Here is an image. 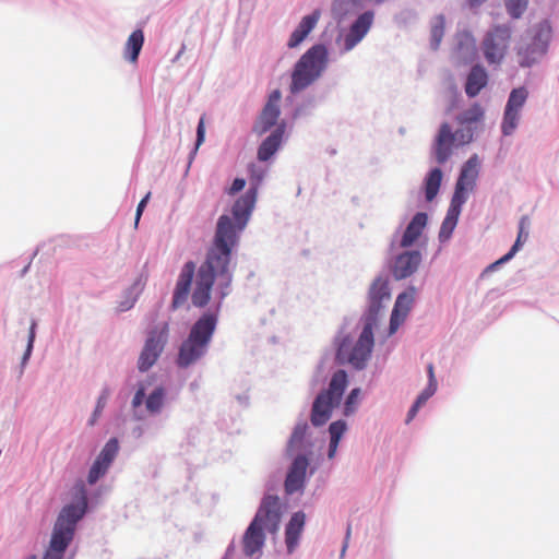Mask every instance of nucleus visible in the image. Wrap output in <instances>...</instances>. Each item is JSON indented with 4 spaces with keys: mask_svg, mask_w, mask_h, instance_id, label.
Masks as SVG:
<instances>
[{
    "mask_svg": "<svg viewBox=\"0 0 559 559\" xmlns=\"http://www.w3.org/2000/svg\"><path fill=\"white\" fill-rule=\"evenodd\" d=\"M281 521V502L277 496H265L261 506L245 532L242 547L246 556L251 557L260 551L264 545L263 527L276 533Z\"/></svg>",
    "mask_w": 559,
    "mask_h": 559,
    "instance_id": "obj_3",
    "label": "nucleus"
},
{
    "mask_svg": "<svg viewBox=\"0 0 559 559\" xmlns=\"http://www.w3.org/2000/svg\"><path fill=\"white\" fill-rule=\"evenodd\" d=\"M308 425L306 423L297 424L294 428V431L290 436L287 445V452L293 453L295 451H299L305 445V438L307 433Z\"/></svg>",
    "mask_w": 559,
    "mask_h": 559,
    "instance_id": "obj_31",
    "label": "nucleus"
},
{
    "mask_svg": "<svg viewBox=\"0 0 559 559\" xmlns=\"http://www.w3.org/2000/svg\"><path fill=\"white\" fill-rule=\"evenodd\" d=\"M200 266H202V264ZM195 269H197V266L193 261L186 262L183 264V266L181 267L179 276L176 282L174 293H173V300H171V306H170L173 310H176V309L182 307L187 302L190 293H191V301L194 307L204 308L210 302L213 286H211V288H210L209 300L205 305L197 306L193 301V295L197 289L198 275H199L201 267H199L197 272H195ZM215 282H217V290L219 293V297H221V299H224L226 296L223 297V295H222V289L219 287L218 277H216L213 283H215ZM212 285H214V284H212Z\"/></svg>",
    "mask_w": 559,
    "mask_h": 559,
    "instance_id": "obj_8",
    "label": "nucleus"
},
{
    "mask_svg": "<svg viewBox=\"0 0 559 559\" xmlns=\"http://www.w3.org/2000/svg\"><path fill=\"white\" fill-rule=\"evenodd\" d=\"M488 84V73L480 64H475L467 74L465 82V93L468 97L477 96Z\"/></svg>",
    "mask_w": 559,
    "mask_h": 559,
    "instance_id": "obj_21",
    "label": "nucleus"
},
{
    "mask_svg": "<svg viewBox=\"0 0 559 559\" xmlns=\"http://www.w3.org/2000/svg\"><path fill=\"white\" fill-rule=\"evenodd\" d=\"M390 299V290L388 282L382 278L373 281L369 289V316L370 319L376 320L377 314L383 307V301Z\"/></svg>",
    "mask_w": 559,
    "mask_h": 559,
    "instance_id": "obj_18",
    "label": "nucleus"
},
{
    "mask_svg": "<svg viewBox=\"0 0 559 559\" xmlns=\"http://www.w3.org/2000/svg\"><path fill=\"white\" fill-rule=\"evenodd\" d=\"M258 181H261V178H258ZM258 185L259 182L235 202L231 216L222 215L218 218L212 246L206 252V258L198 275L197 289L193 295L197 306L207 302L210 288L216 277L219 280L223 297L229 295L233 281L231 251L237 246L239 234L245 229L254 207Z\"/></svg>",
    "mask_w": 559,
    "mask_h": 559,
    "instance_id": "obj_1",
    "label": "nucleus"
},
{
    "mask_svg": "<svg viewBox=\"0 0 559 559\" xmlns=\"http://www.w3.org/2000/svg\"><path fill=\"white\" fill-rule=\"evenodd\" d=\"M320 19V11L316 10L309 15H306L300 21L297 28L293 32L287 46L289 48L297 47L304 39L309 35V33L316 27L318 21Z\"/></svg>",
    "mask_w": 559,
    "mask_h": 559,
    "instance_id": "obj_24",
    "label": "nucleus"
},
{
    "mask_svg": "<svg viewBox=\"0 0 559 559\" xmlns=\"http://www.w3.org/2000/svg\"><path fill=\"white\" fill-rule=\"evenodd\" d=\"M427 224V215L425 213H417L407 225L401 240V247L412 246L421 235Z\"/></svg>",
    "mask_w": 559,
    "mask_h": 559,
    "instance_id": "obj_27",
    "label": "nucleus"
},
{
    "mask_svg": "<svg viewBox=\"0 0 559 559\" xmlns=\"http://www.w3.org/2000/svg\"><path fill=\"white\" fill-rule=\"evenodd\" d=\"M358 395H359V389H354L347 396L346 406H345L346 414H348L349 412L353 411L352 405H354L357 402Z\"/></svg>",
    "mask_w": 559,
    "mask_h": 559,
    "instance_id": "obj_42",
    "label": "nucleus"
},
{
    "mask_svg": "<svg viewBox=\"0 0 559 559\" xmlns=\"http://www.w3.org/2000/svg\"><path fill=\"white\" fill-rule=\"evenodd\" d=\"M284 134V124L277 127L259 146L258 158L269 160L278 150Z\"/></svg>",
    "mask_w": 559,
    "mask_h": 559,
    "instance_id": "obj_26",
    "label": "nucleus"
},
{
    "mask_svg": "<svg viewBox=\"0 0 559 559\" xmlns=\"http://www.w3.org/2000/svg\"><path fill=\"white\" fill-rule=\"evenodd\" d=\"M35 326H36V323L33 322L32 325H31V330H29L28 345H27V349H26V353H25V357H27L31 354V350H32V347H33V342H34V338H35Z\"/></svg>",
    "mask_w": 559,
    "mask_h": 559,
    "instance_id": "obj_46",
    "label": "nucleus"
},
{
    "mask_svg": "<svg viewBox=\"0 0 559 559\" xmlns=\"http://www.w3.org/2000/svg\"><path fill=\"white\" fill-rule=\"evenodd\" d=\"M337 447H338V442L337 441H331L330 440V445H329V457L332 459L334 457L335 453H336V450H337Z\"/></svg>",
    "mask_w": 559,
    "mask_h": 559,
    "instance_id": "obj_47",
    "label": "nucleus"
},
{
    "mask_svg": "<svg viewBox=\"0 0 559 559\" xmlns=\"http://www.w3.org/2000/svg\"><path fill=\"white\" fill-rule=\"evenodd\" d=\"M414 302V290L402 293L397 296L391 319L389 334H394L400 325L405 321L412 305Z\"/></svg>",
    "mask_w": 559,
    "mask_h": 559,
    "instance_id": "obj_16",
    "label": "nucleus"
},
{
    "mask_svg": "<svg viewBox=\"0 0 559 559\" xmlns=\"http://www.w3.org/2000/svg\"><path fill=\"white\" fill-rule=\"evenodd\" d=\"M421 255L418 251H409L400 254L393 265V275L397 280L412 275L418 267Z\"/></svg>",
    "mask_w": 559,
    "mask_h": 559,
    "instance_id": "obj_19",
    "label": "nucleus"
},
{
    "mask_svg": "<svg viewBox=\"0 0 559 559\" xmlns=\"http://www.w3.org/2000/svg\"><path fill=\"white\" fill-rule=\"evenodd\" d=\"M454 145V134L448 123L441 126L436 142V158L438 163H444L452 154Z\"/></svg>",
    "mask_w": 559,
    "mask_h": 559,
    "instance_id": "obj_22",
    "label": "nucleus"
},
{
    "mask_svg": "<svg viewBox=\"0 0 559 559\" xmlns=\"http://www.w3.org/2000/svg\"><path fill=\"white\" fill-rule=\"evenodd\" d=\"M143 44H144V34H143L142 29L133 31L130 34V36L127 39V43L124 45V51H123L124 58L128 61L135 63L138 61V58L141 52V49L143 47Z\"/></svg>",
    "mask_w": 559,
    "mask_h": 559,
    "instance_id": "obj_29",
    "label": "nucleus"
},
{
    "mask_svg": "<svg viewBox=\"0 0 559 559\" xmlns=\"http://www.w3.org/2000/svg\"><path fill=\"white\" fill-rule=\"evenodd\" d=\"M144 396H145V390L143 386L139 388V390L136 391V393L134 394V397L132 400V406L133 407H139L143 400H144Z\"/></svg>",
    "mask_w": 559,
    "mask_h": 559,
    "instance_id": "obj_45",
    "label": "nucleus"
},
{
    "mask_svg": "<svg viewBox=\"0 0 559 559\" xmlns=\"http://www.w3.org/2000/svg\"><path fill=\"white\" fill-rule=\"evenodd\" d=\"M478 173L479 159L474 155L463 165L460 177L456 180V218L460 214L461 204H463L469 193L474 191Z\"/></svg>",
    "mask_w": 559,
    "mask_h": 559,
    "instance_id": "obj_13",
    "label": "nucleus"
},
{
    "mask_svg": "<svg viewBox=\"0 0 559 559\" xmlns=\"http://www.w3.org/2000/svg\"><path fill=\"white\" fill-rule=\"evenodd\" d=\"M527 97L528 91L523 86L511 91L501 123V131L504 135H511L516 129L521 117V110L525 105Z\"/></svg>",
    "mask_w": 559,
    "mask_h": 559,
    "instance_id": "obj_12",
    "label": "nucleus"
},
{
    "mask_svg": "<svg viewBox=\"0 0 559 559\" xmlns=\"http://www.w3.org/2000/svg\"><path fill=\"white\" fill-rule=\"evenodd\" d=\"M346 430V423L343 420H336L332 423L329 427V432L331 436V441H337L340 442L342 436L344 435Z\"/></svg>",
    "mask_w": 559,
    "mask_h": 559,
    "instance_id": "obj_40",
    "label": "nucleus"
},
{
    "mask_svg": "<svg viewBox=\"0 0 559 559\" xmlns=\"http://www.w3.org/2000/svg\"><path fill=\"white\" fill-rule=\"evenodd\" d=\"M108 396H109V391L107 389H105L97 400L96 407H95V409L92 414V417L88 421L90 426H94L95 423L97 421V419L99 418V416L102 415V413L107 404Z\"/></svg>",
    "mask_w": 559,
    "mask_h": 559,
    "instance_id": "obj_39",
    "label": "nucleus"
},
{
    "mask_svg": "<svg viewBox=\"0 0 559 559\" xmlns=\"http://www.w3.org/2000/svg\"><path fill=\"white\" fill-rule=\"evenodd\" d=\"M26 559H37V557L35 555H31Z\"/></svg>",
    "mask_w": 559,
    "mask_h": 559,
    "instance_id": "obj_51",
    "label": "nucleus"
},
{
    "mask_svg": "<svg viewBox=\"0 0 559 559\" xmlns=\"http://www.w3.org/2000/svg\"><path fill=\"white\" fill-rule=\"evenodd\" d=\"M471 139H472V134H471V133H468L466 139H465V136H464V135H462V141H461V142H462V143H467Z\"/></svg>",
    "mask_w": 559,
    "mask_h": 559,
    "instance_id": "obj_49",
    "label": "nucleus"
},
{
    "mask_svg": "<svg viewBox=\"0 0 559 559\" xmlns=\"http://www.w3.org/2000/svg\"><path fill=\"white\" fill-rule=\"evenodd\" d=\"M165 392L163 388H156L146 399V408L151 413H158L164 404Z\"/></svg>",
    "mask_w": 559,
    "mask_h": 559,
    "instance_id": "obj_36",
    "label": "nucleus"
},
{
    "mask_svg": "<svg viewBox=\"0 0 559 559\" xmlns=\"http://www.w3.org/2000/svg\"><path fill=\"white\" fill-rule=\"evenodd\" d=\"M428 371V385L427 388L418 395L415 403L411 407L407 414L406 423L408 424L411 420L414 419L416 416L418 409L427 402L428 399H430L435 392L437 391V380L435 378V371L432 364L428 365L427 368Z\"/></svg>",
    "mask_w": 559,
    "mask_h": 559,
    "instance_id": "obj_25",
    "label": "nucleus"
},
{
    "mask_svg": "<svg viewBox=\"0 0 559 559\" xmlns=\"http://www.w3.org/2000/svg\"><path fill=\"white\" fill-rule=\"evenodd\" d=\"M528 223L530 222H528L527 216H523L520 219L519 234H518V238H516L514 245L512 246V248L510 249V251L508 253H506L502 258H500L499 260H497L496 262L490 264L486 269V271H492L498 265L508 262L509 260H511L514 257V254L520 250V248L522 247V245L526 241V239L528 237V231L526 230L528 227Z\"/></svg>",
    "mask_w": 559,
    "mask_h": 559,
    "instance_id": "obj_28",
    "label": "nucleus"
},
{
    "mask_svg": "<svg viewBox=\"0 0 559 559\" xmlns=\"http://www.w3.org/2000/svg\"><path fill=\"white\" fill-rule=\"evenodd\" d=\"M373 347V332L372 323L368 322L365 324L358 341L349 352L348 345L343 342L337 350V358L340 360H347L357 369L365 367L367 360L370 357Z\"/></svg>",
    "mask_w": 559,
    "mask_h": 559,
    "instance_id": "obj_10",
    "label": "nucleus"
},
{
    "mask_svg": "<svg viewBox=\"0 0 559 559\" xmlns=\"http://www.w3.org/2000/svg\"><path fill=\"white\" fill-rule=\"evenodd\" d=\"M512 33V27L507 24L493 25L486 32L480 48L488 64H500L503 61L510 48Z\"/></svg>",
    "mask_w": 559,
    "mask_h": 559,
    "instance_id": "obj_9",
    "label": "nucleus"
},
{
    "mask_svg": "<svg viewBox=\"0 0 559 559\" xmlns=\"http://www.w3.org/2000/svg\"><path fill=\"white\" fill-rule=\"evenodd\" d=\"M471 5H479L480 3L485 2L486 0H468Z\"/></svg>",
    "mask_w": 559,
    "mask_h": 559,
    "instance_id": "obj_48",
    "label": "nucleus"
},
{
    "mask_svg": "<svg viewBox=\"0 0 559 559\" xmlns=\"http://www.w3.org/2000/svg\"><path fill=\"white\" fill-rule=\"evenodd\" d=\"M328 50L323 45H314L297 61L292 73L290 92L298 93L311 85L324 71Z\"/></svg>",
    "mask_w": 559,
    "mask_h": 559,
    "instance_id": "obj_5",
    "label": "nucleus"
},
{
    "mask_svg": "<svg viewBox=\"0 0 559 559\" xmlns=\"http://www.w3.org/2000/svg\"><path fill=\"white\" fill-rule=\"evenodd\" d=\"M550 37L551 26L548 21L540 22L523 36L516 46L519 66L530 68L538 62L547 52Z\"/></svg>",
    "mask_w": 559,
    "mask_h": 559,
    "instance_id": "obj_6",
    "label": "nucleus"
},
{
    "mask_svg": "<svg viewBox=\"0 0 559 559\" xmlns=\"http://www.w3.org/2000/svg\"><path fill=\"white\" fill-rule=\"evenodd\" d=\"M308 465L309 461L305 455L295 457L285 479V491L288 495L304 488Z\"/></svg>",
    "mask_w": 559,
    "mask_h": 559,
    "instance_id": "obj_15",
    "label": "nucleus"
},
{
    "mask_svg": "<svg viewBox=\"0 0 559 559\" xmlns=\"http://www.w3.org/2000/svg\"><path fill=\"white\" fill-rule=\"evenodd\" d=\"M349 535H350V525H348V527H347L346 539H348Z\"/></svg>",
    "mask_w": 559,
    "mask_h": 559,
    "instance_id": "obj_50",
    "label": "nucleus"
},
{
    "mask_svg": "<svg viewBox=\"0 0 559 559\" xmlns=\"http://www.w3.org/2000/svg\"><path fill=\"white\" fill-rule=\"evenodd\" d=\"M205 135V128H204V118L202 117L199 121L198 129H197V145L195 148H198L204 141Z\"/></svg>",
    "mask_w": 559,
    "mask_h": 559,
    "instance_id": "obj_44",
    "label": "nucleus"
},
{
    "mask_svg": "<svg viewBox=\"0 0 559 559\" xmlns=\"http://www.w3.org/2000/svg\"><path fill=\"white\" fill-rule=\"evenodd\" d=\"M477 46L474 36L469 32L456 34V59L464 62H473L477 59Z\"/></svg>",
    "mask_w": 559,
    "mask_h": 559,
    "instance_id": "obj_20",
    "label": "nucleus"
},
{
    "mask_svg": "<svg viewBox=\"0 0 559 559\" xmlns=\"http://www.w3.org/2000/svg\"><path fill=\"white\" fill-rule=\"evenodd\" d=\"M484 118V109L479 104H473L468 109L464 110L456 119L461 124L471 126L479 122Z\"/></svg>",
    "mask_w": 559,
    "mask_h": 559,
    "instance_id": "obj_33",
    "label": "nucleus"
},
{
    "mask_svg": "<svg viewBox=\"0 0 559 559\" xmlns=\"http://www.w3.org/2000/svg\"><path fill=\"white\" fill-rule=\"evenodd\" d=\"M372 13L366 12L358 16L344 37V50H352L368 33L372 23Z\"/></svg>",
    "mask_w": 559,
    "mask_h": 559,
    "instance_id": "obj_17",
    "label": "nucleus"
},
{
    "mask_svg": "<svg viewBox=\"0 0 559 559\" xmlns=\"http://www.w3.org/2000/svg\"><path fill=\"white\" fill-rule=\"evenodd\" d=\"M346 385V372L344 370L336 371L331 379L329 389L320 393L313 402L311 412L313 426H322L330 419L332 409L340 404Z\"/></svg>",
    "mask_w": 559,
    "mask_h": 559,
    "instance_id": "obj_7",
    "label": "nucleus"
},
{
    "mask_svg": "<svg viewBox=\"0 0 559 559\" xmlns=\"http://www.w3.org/2000/svg\"><path fill=\"white\" fill-rule=\"evenodd\" d=\"M442 180V173L439 168L432 169L425 181V194L427 201H432L437 195Z\"/></svg>",
    "mask_w": 559,
    "mask_h": 559,
    "instance_id": "obj_30",
    "label": "nucleus"
},
{
    "mask_svg": "<svg viewBox=\"0 0 559 559\" xmlns=\"http://www.w3.org/2000/svg\"><path fill=\"white\" fill-rule=\"evenodd\" d=\"M282 98V93L280 90H274L267 98L266 104L264 105L253 130L258 134H263L267 132L272 127H274L280 118V103Z\"/></svg>",
    "mask_w": 559,
    "mask_h": 559,
    "instance_id": "obj_14",
    "label": "nucleus"
},
{
    "mask_svg": "<svg viewBox=\"0 0 559 559\" xmlns=\"http://www.w3.org/2000/svg\"><path fill=\"white\" fill-rule=\"evenodd\" d=\"M444 17L442 15H438L432 20L431 23V47L433 49H437L442 40L443 34H444Z\"/></svg>",
    "mask_w": 559,
    "mask_h": 559,
    "instance_id": "obj_35",
    "label": "nucleus"
},
{
    "mask_svg": "<svg viewBox=\"0 0 559 559\" xmlns=\"http://www.w3.org/2000/svg\"><path fill=\"white\" fill-rule=\"evenodd\" d=\"M453 231H454V195L452 197V199L450 201L447 217L441 225V228L439 231V240L441 242L449 241Z\"/></svg>",
    "mask_w": 559,
    "mask_h": 559,
    "instance_id": "obj_32",
    "label": "nucleus"
},
{
    "mask_svg": "<svg viewBox=\"0 0 559 559\" xmlns=\"http://www.w3.org/2000/svg\"><path fill=\"white\" fill-rule=\"evenodd\" d=\"M528 0H506L508 13L513 19H519L525 12Z\"/></svg>",
    "mask_w": 559,
    "mask_h": 559,
    "instance_id": "obj_37",
    "label": "nucleus"
},
{
    "mask_svg": "<svg viewBox=\"0 0 559 559\" xmlns=\"http://www.w3.org/2000/svg\"><path fill=\"white\" fill-rule=\"evenodd\" d=\"M108 468V465L96 459L88 472V484L94 485L100 477H103L106 474Z\"/></svg>",
    "mask_w": 559,
    "mask_h": 559,
    "instance_id": "obj_38",
    "label": "nucleus"
},
{
    "mask_svg": "<svg viewBox=\"0 0 559 559\" xmlns=\"http://www.w3.org/2000/svg\"><path fill=\"white\" fill-rule=\"evenodd\" d=\"M246 186V181L242 178H236L230 186V188L227 190V193L233 195L239 191H241Z\"/></svg>",
    "mask_w": 559,
    "mask_h": 559,
    "instance_id": "obj_43",
    "label": "nucleus"
},
{
    "mask_svg": "<svg viewBox=\"0 0 559 559\" xmlns=\"http://www.w3.org/2000/svg\"><path fill=\"white\" fill-rule=\"evenodd\" d=\"M167 337V323H164L159 330H153L150 333L138 360V368L140 371H147L157 361L164 350Z\"/></svg>",
    "mask_w": 559,
    "mask_h": 559,
    "instance_id": "obj_11",
    "label": "nucleus"
},
{
    "mask_svg": "<svg viewBox=\"0 0 559 559\" xmlns=\"http://www.w3.org/2000/svg\"><path fill=\"white\" fill-rule=\"evenodd\" d=\"M118 440L116 438H111L106 442V444L104 445V448L102 449L100 453L96 459L105 463L106 465L110 466L116 455L118 454Z\"/></svg>",
    "mask_w": 559,
    "mask_h": 559,
    "instance_id": "obj_34",
    "label": "nucleus"
},
{
    "mask_svg": "<svg viewBox=\"0 0 559 559\" xmlns=\"http://www.w3.org/2000/svg\"><path fill=\"white\" fill-rule=\"evenodd\" d=\"M150 197H151V192H148L141 201L140 203L138 204V207H136V213H135V221H134V225L135 227L138 226L139 222H140V218H141V215L144 211V207L146 206V203L148 202L150 200Z\"/></svg>",
    "mask_w": 559,
    "mask_h": 559,
    "instance_id": "obj_41",
    "label": "nucleus"
},
{
    "mask_svg": "<svg viewBox=\"0 0 559 559\" xmlns=\"http://www.w3.org/2000/svg\"><path fill=\"white\" fill-rule=\"evenodd\" d=\"M80 492L81 496L76 502L67 504L60 511L43 559H63L64 552L74 537L76 524L87 508V498L83 486Z\"/></svg>",
    "mask_w": 559,
    "mask_h": 559,
    "instance_id": "obj_2",
    "label": "nucleus"
},
{
    "mask_svg": "<svg viewBox=\"0 0 559 559\" xmlns=\"http://www.w3.org/2000/svg\"><path fill=\"white\" fill-rule=\"evenodd\" d=\"M305 513L296 512L286 525L285 543L289 554H292L298 545L299 537L305 526Z\"/></svg>",
    "mask_w": 559,
    "mask_h": 559,
    "instance_id": "obj_23",
    "label": "nucleus"
},
{
    "mask_svg": "<svg viewBox=\"0 0 559 559\" xmlns=\"http://www.w3.org/2000/svg\"><path fill=\"white\" fill-rule=\"evenodd\" d=\"M217 325V314L203 313L192 325L186 341L180 346L177 364L187 368L205 355Z\"/></svg>",
    "mask_w": 559,
    "mask_h": 559,
    "instance_id": "obj_4",
    "label": "nucleus"
}]
</instances>
